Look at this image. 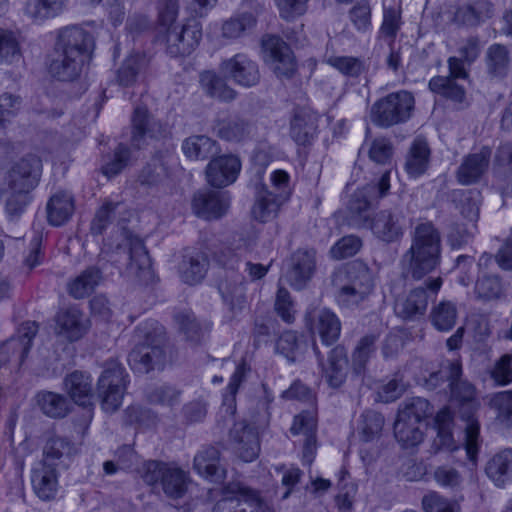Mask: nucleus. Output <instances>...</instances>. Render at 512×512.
Listing matches in <instances>:
<instances>
[{"label": "nucleus", "mask_w": 512, "mask_h": 512, "mask_svg": "<svg viewBox=\"0 0 512 512\" xmlns=\"http://www.w3.org/2000/svg\"><path fill=\"white\" fill-rule=\"evenodd\" d=\"M93 48V37L84 29L77 26L61 29L56 43L57 57L50 64L51 74L61 81L76 79Z\"/></svg>", "instance_id": "nucleus-1"}, {"label": "nucleus", "mask_w": 512, "mask_h": 512, "mask_svg": "<svg viewBox=\"0 0 512 512\" xmlns=\"http://www.w3.org/2000/svg\"><path fill=\"white\" fill-rule=\"evenodd\" d=\"M441 243V234L432 222H419L411 232V246L400 260L403 272L421 280L434 271L441 261Z\"/></svg>", "instance_id": "nucleus-2"}, {"label": "nucleus", "mask_w": 512, "mask_h": 512, "mask_svg": "<svg viewBox=\"0 0 512 512\" xmlns=\"http://www.w3.org/2000/svg\"><path fill=\"white\" fill-rule=\"evenodd\" d=\"M335 299L342 308L353 309L366 302L376 286V274L361 260L337 269L331 276Z\"/></svg>", "instance_id": "nucleus-3"}, {"label": "nucleus", "mask_w": 512, "mask_h": 512, "mask_svg": "<svg viewBox=\"0 0 512 512\" xmlns=\"http://www.w3.org/2000/svg\"><path fill=\"white\" fill-rule=\"evenodd\" d=\"M138 343L129 353L128 362L132 370L146 374L161 370L166 361V337L161 326L145 323L136 329Z\"/></svg>", "instance_id": "nucleus-4"}, {"label": "nucleus", "mask_w": 512, "mask_h": 512, "mask_svg": "<svg viewBox=\"0 0 512 512\" xmlns=\"http://www.w3.org/2000/svg\"><path fill=\"white\" fill-rule=\"evenodd\" d=\"M452 398L459 403V414L465 422L464 446L468 459L476 462L482 443L480 438V425L475 418L479 403L475 398V389L468 382H459L450 387Z\"/></svg>", "instance_id": "nucleus-5"}, {"label": "nucleus", "mask_w": 512, "mask_h": 512, "mask_svg": "<svg viewBox=\"0 0 512 512\" xmlns=\"http://www.w3.org/2000/svg\"><path fill=\"white\" fill-rule=\"evenodd\" d=\"M140 473L146 484H160L165 495L172 499L183 497L190 482L188 473L180 467L157 460L145 462Z\"/></svg>", "instance_id": "nucleus-6"}, {"label": "nucleus", "mask_w": 512, "mask_h": 512, "mask_svg": "<svg viewBox=\"0 0 512 512\" xmlns=\"http://www.w3.org/2000/svg\"><path fill=\"white\" fill-rule=\"evenodd\" d=\"M414 104V96L408 91L390 93L371 106V121L383 128L404 123L411 117Z\"/></svg>", "instance_id": "nucleus-7"}, {"label": "nucleus", "mask_w": 512, "mask_h": 512, "mask_svg": "<svg viewBox=\"0 0 512 512\" xmlns=\"http://www.w3.org/2000/svg\"><path fill=\"white\" fill-rule=\"evenodd\" d=\"M212 512H270V508L259 491L241 482H230L222 488Z\"/></svg>", "instance_id": "nucleus-8"}, {"label": "nucleus", "mask_w": 512, "mask_h": 512, "mask_svg": "<svg viewBox=\"0 0 512 512\" xmlns=\"http://www.w3.org/2000/svg\"><path fill=\"white\" fill-rule=\"evenodd\" d=\"M202 38V26L195 19L187 20L182 26L168 29L167 52L174 57L190 55Z\"/></svg>", "instance_id": "nucleus-9"}, {"label": "nucleus", "mask_w": 512, "mask_h": 512, "mask_svg": "<svg viewBox=\"0 0 512 512\" xmlns=\"http://www.w3.org/2000/svg\"><path fill=\"white\" fill-rule=\"evenodd\" d=\"M405 217L399 209H384L377 212L368 221L373 235L380 241L390 244L399 242L405 231Z\"/></svg>", "instance_id": "nucleus-10"}, {"label": "nucleus", "mask_w": 512, "mask_h": 512, "mask_svg": "<svg viewBox=\"0 0 512 512\" xmlns=\"http://www.w3.org/2000/svg\"><path fill=\"white\" fill-rule=\"evenodd\" d=\"M42 164L38 157L29 155L16 162L7 174L11 191H32L39 183Z\"/></svg>", "instance_id": "nucleus-11"}, {"label": "nucleus", "mask_w": 512, "mask_h": 512, "mask_svg": "<svg viewBox=\"0 0 512 512\" xmlns=\"http://www.w3.org/2000/svg\"><path fill=\"white\" fill-rule=\"evenodd\" d=\"M221 72L243 87H252L260 81L259 66L245 53H237L220 63Z\"/></svg>", "instance_id": "nucleus-12"}, {"label": "nucleus", "mask_w": 512, "mask_h": 512, "mask_svg": "<svg viewBox=\"0 0 512 512\" xmlns=\"http://www.w3.org/2000/svg\"><path fill=\"white\" fill-rule=\"evenodd\" d=\"M306 326L312 334H318L326 346L334 344L340 337L341 322L328 308L312 309L305 315Z\"/></svg>", "instance_id": "nucleus-13"}, {"label": "nucleus", "mask_w": 512, "mask_h": 512, "mask_svg": "<svg viewBox=\"0 0 512 512\" xmlns=\"http://www.w3.org/2000/svg\"><path fill=\"white\" fill-rule=\"evenodd\" d=\"M166 135V127L144 106H137L132 115L131 142L136 148L146 144V140L160 139Z\"/></svg>", "instance_id": "nucleus-14"}, {"label": "nucleus", "mask_w": 512, "mask_h": 512, "mask_svg": "<svg viewBox=\"0 0 512 512\" xmlns=\"http://www.w3.org/2000/svg\"><path fill=\"white\" fill-rule=\"evenodd\" d=\"M230 206V197L226 192L204 190L193 195L191 207L193 213L205 220L219 219Z\"/></svg>", "instance_id": "nucleus-15"}, {"label": "nucleus", "mask_w": 512, "mask_h": 512, "mask_svg": "<svg viewBox=\"0 0 512 512\" xmlns=\"http://www.w3.org/2000/svg\"><path fill=\"white\" fill-rule=\"evenodd\" d=\"M268 53L272 69L279 78H290L296 71V63L290 47L278 36H267L262 42Z\"/></svg>", "instance_id": "nucleus-16"}, {"label": "nucleus", "mask_w": 512, "mask_h": 512, "mask_svg": "<svg viewBox=\"0 0 512 512\" xmlns=\"http://www.w3.org/2000/svg\"><path fill=\"white\" fill-rule=\"evenodd\" d=\"M63 385L70 399L75 404L82 406L86 410L88 418L91 419L93 411L91 376L82 371H73L64 378Z\"/></svg>", "instance_id": "nucleus-17"}, {"label": "nucleus", "mask_w": 512, "mask_h": 512, "mask_svg": "<svg viewBox=\"0 0 512 512\" xmlns=\"http://www.w3.org/2000/svg\"><path fill=\"white\" fill-rule=\"evenodd\" d=\"M241 170L240 159L234 155H223L212 159L206 167L208 183L217 188L226 187L238 177Z\"/></svg>", "instance_id": "nucleus-18"}, {"label": "nucleus", "mask_w": 512, "mask_h": 512, "mask_svg": "<svg viewBox=\"0 0 512 512\" xmlns=\"http://www.w3.org/2000/svg\"><path fill=\"white\" fill-rule=\"evenodd\" d=\"M494 14L495 6L490 0H471L456 7L452 21L457 25L478 27Z\"/></svg>", "instance_id": "nucleus-19"}, {"label": "nucleus", "mask_w": 512, "mask_h": 512, "mask_svg": "<svg viewBox=\"0 0 512 512\" xmlns=\"http://www.w3.org/2000/svg\"><path fill=\"white\" fill-rule=\"evenodd\" d=\"M125 248L129 254L127 273L141 282H148L152 278V265L143 241L137 236H128Z\"/></svg>", "instance_id": "nucleus-20"}, {"label": "nucleus", "mask_w": 512, "mask_h": 512, "mask_svg": "<svg viewBox=\"0 0 512 512\" xmlns=\"http://www.w3.org/2000/svg\"><path fill=\"white\" fill-rule=\"evenodd\" d=\"M492 151L482 147L478 152L466 155L456 171V179L462 185L477 183L487 172Z\"/></svg>", "instance_id": "nucleus-21"}, {"label": "nucleus", "mask_w": 512, "mask_h": 512, "mask_svg": "<svg viewBox=\"0 0 512 512\" xmlns=\"http://www.w3.org/2000/svg\"><path fill=\"white\" fill-rule=\"evenodd\" d=\"M316 265L314 250H297L291 257L290 268L286 272L288 283L297 290L304 288L311 279Z\"/></svg>", "instance_id": "nucleus-22"}, {"label": "nucleus", "mask_w": 512, "mask_h": 512, "mask_svg": "<svg viewBox=\"0 0 512 512\" xmlns=\"http://www.w3.org/2000/svg\"><path fill=\"white\" fill-rule=\"evenodd\" d=\"M68 3L69 0H25L22 13L32 23L43 24L62 15Z\"/></svg>", "instance_id": "nucleus-23"}, {"label": "nucleus", "mask_w": 512, "mask_h": 512, "mask_svg": "<svg viewBox=\"0 0 512 512\" xmlns=\"http://www.w3.org/2000/svg\"><path fill=\"white\" fill-rule=\"evenodd\" d=\"M31 483L41 500L54 499L58 491L57 468L46 463H36L31 471Z\"/></svg>", "instance_id": "nucleus-24"}, {"label": "nucleus", "mask_w": 512, "mask_h": 512, "mask_svg": "<svg viewBox=\"0 0 512 512\" xmlns=\"http://www.w3.org/2000/svg\"><path fill=\"white\" fill-rule=\"evenodd\" d=\"M316 428L317 421L314 415L309 412H302L295 416L290 429L293 435L304 436L302 460L307 465L313 462L316 453Z\"/></svg>", "instance_id": "nucleus-25"}, {"label": "nucleus", "mask_w": 512, "mask_h": 512, "mask_svg": "<svg viewBox=\"0 0 512 512\" xmlns=\"http://www.w3.org/2000/svg\"><path fill=\"white\" fill-rule=\"evenodd\" d=\"M56 331L70 341L80 339L87 331V320L77 307L61 309L55 316Z\"/></svg>", "instance_id": "nucleus-26"}, {"label": "nucleus", "mask_w": 512, "mask_h": 512, "mask_svg": "<svg viewBox=\"0 0 512 512\" xmlns=\"http://www.w3.org/2000/svg\"><path fill=\"white\" fill-rule=\"evenodd\" d=\"M230 437L239 457L245 461H253L259 453V442L256 432L245 422L235 423Z\"/></svg>", "instance_id": "nucleus-27"}, {"label": "nucleus", "mask_w": 512, "mask_h": 512, "mask_svg": "<svg viewBox=\"0 0 512 512\" xmlns=\"http://www.w3.org/2000/svg\"><path fill=\"white\" fill-rule=\"evenodd\" d=\"M511 62V51L504 44H491L485 52V69L491 79L503 80L506 78L511 68Z\"/></svg>", "instance_id": "nucleus-28"}, {"label": "nucleus", "mask_w": 512, "mask_h": 512, "mask_svg": "<svg viewBox=\"0 0 512 512\" xmlns=\"http://www.w3.org/2000/svg\"><path fill=\"white\" fill-rule=\"evenodd\" d=\"M193 466L199 475L211 481H221L225 477V469L220 463V452L213 446L201 449L194 457Z\"/></svg>", "instance_id": "nucleus-29"}, {"label": "nucleus", "mask_w": 512, "mask_h": 512, "mask_svg": "<svg viewBox=\"0 0 512 512\" xmlns=\"http://www.w3.org/2000/svg\"><path fill=\"white\" fill-rule=\"evenodd\" d=\"M375 195V187L367 185L357 190L350 198L348 203V211L350 224L357 228L368 226V210L371 205V198Z\"/></svg>", "instance_id": "nucleus-30"}, {"label": "nucleus", "mask_w": 512, "mask_h": 512, "mask_svg": "<svg viewBox=\"0 0 512 512\" xmlns=\"http://www.w3.org/2000/svg\"><path fill=\"white\" fill-rule=\"evenodd\" d=\"M485 472L497 487L512 482V449H503L493 455L486 464Z\"/></svg>", "instance_id": "nucleus-31"}, {"label": "nucleus", "mask_w": 512, "mask_h": 512, "mask_svg": "<svg viewBox=\"0 0 512 512\" xmlns=\"http://www.w3.org/2000/svg\"><path fill=\"white\" fill-rule=\"evenodd\" d=\"M218 288L225 304L233 313L243 310L246 305V295L244 277L241 274H233L231 279L226 276L220 281Z\"/></svg>", "instance_id": "nucleus-32"}, {"label": "nucleus", "mask_w": 512, "mask_h": 512, "mask_svg": "<svg viewBox=\"0 0 512 512\" xmlns=\"http://www.w3.org/2000/svg\"><path fill=\"white\" fill-rule=\"evenodd\" d=\"M74 209L73 196L66 191H59L47 202V220L52 226H61L71 218Z\"/></svg>", "instance_id": "nucleus-33"}, {"label": "nucleus", "mask_w": 512, "mask_h": 512, "mask_svg": "<svg viewBox=\"0 0 512 512\" xmlns=\"http://www.w3.org/2000/svg\"><path fill=\"white\" fill-rule=\"evenodd\" d=\"M209 261L202 252L186 253L179 264V274L183 282L189 285L200 283L208 270Z\"/></svg>", "instance_id": "nucleus-34"}, {"label": "nucleus", "mask_w": 512, "mask_h": 512, "mask_svg": "<svg viewBox=\"0 0 512 512\" xmlns=\"http://www.w3.org/2000/svg\"><path fill=\"white\" fill-rule=\"evenodd\" d=\"M263 10V5L258 3L254 12H243L230 17L223 22L222 36L226 39H237L250 32L257 23V14Z\"/></svg>", "instance_id": "nucleus-35"}, {"label": "nucleus", "mask_w": 512, "mask_h": 512, "mask_svg": "<svg viewBox=\"0 0 512 512\" xmlns=\"http://www.w3.org/2000/svg\"><path fill=\"white\" fill-rule=\"evenodd\" d=\"M430 162V149L428 143L423 138H416L408 151L405 161V170L412 178L423 175Z\"/></svg>", "instance_id": "nucleus-36"}, {"label": "nucleus", "mask_w": 512, "mask_h": 512, "mask_svg": "<svg viewBox=\"0 0 512 512\" xmlns=\"http://www.w3.org/2000/svg\"><path fill=\"white\" fill-rule=\"evenodd\" d=\"M437 436L433 441L435 452L440 450L454 451L458 448L452 433L453 416L448 407L442 408L435 416Z\"/></svg>", "instance_id": "nucleus-37"}, {"label": "nucleus", "mask_w": 512, "mask_h": 512, "mask_svg": "<svg viewBox=\"0 0 512 512\" xmlns=\"http://www.w3.org/2000/svg\"><path fill=\"white\" fill-rule=\"evenodd\" d=\"M347 369V351L343 346L338 345L331 350L328 366L324 369L328 384L333 388H339L346 380Z\"/></svg>", "instance_id": "nucleus-38"}, {"label": "nucleus", "mask_w": 512, "mask_h": 512, "mask_svg": "<svg viewBox=\"0 0 512 512\" xmlns=\"http://www.w3.org/2000/svg\"><path fill=\"white\" fill-rule=\"evenodd\" d=\"M284 202L282 194H275L268 191L265 187H261L257 191L256 201L252 208L253 217L260 221L266 222L274 218Z\"/></svg>", "instance_id": "nucleus-39"}, {"label": "nucleus", "mask_w": 512, "mask_h": 512, "mask_svg": "<svg viewBox=\"0 0 512 512\" xmlns=\"http://www.w3.org/2000/svg\"><path fill=\"white\" fill-rule=\"evenodd\" d=\"M428 305V296L425 288L413 289L405 299L397 300L395 311L403 319H413L425 313Z\"/></svg>", "instance_id": "nucleus-40"}, {"label": "nucleus", "mask_w": 512, "mask_h": 512, "mask_svg": "<svg viewBox=\"0 0 512 512\" xmlns=\"http://www.w3.org/2000/svg\"><path fill=\"white\" fill-rule=\"evenodd\" d=\"M428 88L431 92L454 102L461 108L467 105L466 90L457 80L444 76H434L429 80Z\"/></svg>", "instance_id": "nucleus-41"}, {"label": "nucleus", "mask_w": 512, "mask_h": 512, "mask_svg": "<svg viewBox=\"0 0 512 512\" xmlns=\"http://www.w3.org/2000/svg\"><path fill=\"white\" fill-rule=\"evenodd\" d=\"M102 279V272L95 266L88 267L68 283V293L75 299L89 296Z\"/></svg>", "instance_id": "nucleus-42"}, {"label": "nucleus", "mask_w": 512, "mask_h": 512, "mask_svg": "<svg viewBox=\"0 0 512 512\" xmlns=\"http://www.w3.org/2000/svg\"><path fill=\"white\" fill-rule=\"evenodd\" d=\"M200 85L208 96L220 101H232L237 95L225 79L214 71L202 72L200 74Z\"/></svg>", "instance_id": "nucleus-43"}, {"label": "nucleus", "mask_w": 512, "mask_h": 512, "mask_svg": "<svg viewBox=\"0 0 512 512\" xmlns=\"http://www.w3.org/2000/svg\"><path fill=\"white\" fill-rule=\"evenodd\" d=\"M433 413L429 401L422 397L406 399L399 407L397 417L420 424Z\"/></svg>", "instance_id": "nucleus-44"}, {"label": "nucleus", "mask_w": 512, "mask_h": 512, "mask_svg": "<svg viewBox=\"0 0 512 512\" xmlns=\"http://www.w3.org/2000/svg\"><path fill=\"white\" fill-rule=\"evenodd\" d=\"M148 65L144 54L135 53L127 57L117 71V82L121 86L129 87L136 83L137 77Z\"/></svg>", "instance_id": "nucleus-45"}, {"label": "nucleus", "mask_w": 512, "mask_h": 512, "mask_svg": "<svg viewBox=\"0 0 512 512\" xmlns=\"http://www.w3.org/2000/svg\"><path fill=\"white\" fill-rule=\"evenodd\" d=\"M37 332L38 325L36 322L27 321L23 323L18 330V337L7 341L2 346V350H13L14 352H18L20 360L23 361L31 348L32 340L36 336Z\"/></svg>", "instance_id": "nucleus-46"}, {"label": "nucleus", "mask_w": 512, "mask_h": 512, "mask_svg": "<svg viewBox=\"0 0 512 512\" xmlns=\"http://www.w3.org/2000/svg\"><path fill=\"white\" fill-rule=\"evenodd\" d=\"M37 403L42 412L51 418H63L69 412V401L58 393L40 392L37 394Z\"/></svg>", "instance_id": "nucleus-47"}, {"label": "nucleus", "mask_w": 512, "mask_h": 512, "mask_svg": "<svg viewBox=\"0 0 512 512\" xmlns=\"http://www.w3.org/2000/svg\"><path fill=\"white\" fill-rule=\"evenodd\" d=\"M216 142L205 135H194L186 138L182 144L184 154L193 160H204L215 152Z\"/></svg>", "instance_id": "nucleus-48"}, {"label": "nucleus", "mask_w": 512, "mask_h": 512, "mask_svg": "<svg viewBox=\"0 0 512 512\" xmlns=\"http://www.w3.org/2000/svg\"><path fill=\"white\" fill-rule=\"evenodd\" d=\"M394 435L403 448L417 446L423 441V432L419 424L398 417L394 423Z\"/></svg>", "instance_id": "nucleus-49"}, {"label": "nucleus", "mask_w": 512, "mask_h": 512, "mask_svg": "<svg viewBox=\"0 0 512 512\" xmlns=\"http://www.w3.org/2000/svg\"><path fill=\"white\" fill-rule=\"evenodd\" d=\"M326 62L343 76L349 78H358L368 69L365 60L359 57L330 56Z\"/></svg>", "instance_id": "nucleus-50"}, {"label": "nucleus", "mask_w": 512, "mask_h": 512, "mask_svg": "<svg viewBox=\"0 0 512 512\" xmlns=\"http://www.w3.org/2000/svg\"><path fill=\"white\" fill-rule=\"evenodd\" d=\"M430 319L433 326L441 332L450 331L457 320L456 305L450 301H441L433 307L430 313Z\"/></svg>", "instance_id": "nucleus-51"}, {"label": "nucleus", "mask_w": 512, "mask_h": 512, "mask_svg": "<svg viewBox=\"0 0 512 512\" xmlns=\"http://www.w3.org/2000/svg\"><path fill=\"white\" fill-rule=\"evenodd\" d=\"M216 134L227 141H240L249 131V124L239 117L218 120L215 125Z\"/></svg>", "instance_id": "nucleus-52"}, {"label": "nucleus", "mask_w": 512, "mask_h": 512, "mask_svg": "<svg viewBox=\"0 0 512 512\" xmlns=\"http://www.w3.org/2000/svg\"><path fill=\"white\" fill-rule=\"evenodd\" d=\"M378 336L368 334L363 336L357 343L352 354V368L356 374H362L366 365L376 349Z\"/></svg>", "instance_id": "nucleus-53"}, {"label": "nucleus", "mask_w": 512, "mask_h": 512, "mask_svg": "<svg viewBox=\"0 0 512 512\" xmlns=\"http://www.w3.org/2000/svg\"><path fill=\"white\" fill-rule=\"evenodd\" d=\"M316 133V124L313 119L296 114L291 121L290 135L292 139L302 146L311 144Z\"/></svg>", "instance_id": "nucleus-54"}, {"label": "nucleus", "mask_w": 512, "mask_h": 512, "mask_svg": "<svg viewBox=\"0 0 512 512\" xmlns=\"http://www.w3.org/2000/svg\"><path fill=\"white\" fill-rule=\"evenodd\" d=\"M127 374L124 367L117 361L106 363L105 369L98 380V388L126 390Z\"/></svg>", "instance_id": "nucleus-55"}, {"label": "nucleus", "mask_w": 512, "mask_h": 512, "mask_svg": "<svg viewBox=\"0 0 512 512\" xmlns=\"http://www.w3.org/2000/svg\"><path fill=\"white\" fill-rule=\"evenodd\" d=\"M400 10L390 7L385 8L383 12V21L378 32V38L384 39L388 46L395 45V38L401 28Z\"/></svg>", "instance_id": "nucleus-56"}, {"label": "nucleus", "mask_w": 512, "mask_h": 512, "mask_svg": "<svg viewBox=\"0 0 512 512\" xmlns=\"http://www.w3.org/2000/svg\"><path fill=\"white\" fill-rule=\"evenodd\" d=\"M72 446L69 441L61 437H51L47 440L44 450L43 459L41 463H46L58 467L60 460L64 456H68L71 452Z\"/></svg>", "instance_id": "nucleus-57"}, {"label": "nucleus", "mask_w": 512, "mask_h": 512, "mask_svg": "<svg viewBox=\"0 0 512 512\" xmlns=\"http://www.w3.org/2000/svg\"><path fill=\"white\" fill-rule=\"evenodd\" d=\"M249 250L246 242L239 243L235 247H223L214 253L215 261L232 273L238 269L240 258Z\"/></svg>", "instance_id": "nucleus-58"}, {"label": "nucleus", "mask_w": 512, "mask_h": 512, "mask_svg": "<svg viewBox=\"0 0 512 512\" xmlns=\"http://www.w3.org/2000/svg\"><path fill=\"white\" fill-rule=\"evenodd\" d=\"M362 424L360 428V438L363 442H371L380 437L384 418L383 416L372 410L365 411L362 414Z\"/></svg>", "instance_id": "nucleus-59"}, {"label": "nucleus", "mask_w": 512, "mask_h": 512, "mask_svg": "<svg viewBox=\"0 0 512 512\" xmlns=\"http://www.w3.org/2000/svg\"><path fill=\"white\" fill-rule=\"evenodd\" d=\"M421 504L424 512H461L460 505L456 501L435 491L424 495Z\"/></svg>", "instance_id": "nucleus-60"}, {"label": "nucleus", "mask_w": 512, "mask_h": 512, "mask_svg": "<svg viewBox=\"0 0 512 512\" xmlns=\"http://www.w3.org/2000/svg\"><path fill=\"white\" fill-rule=\"evenodd\" d=\"M274 310L281 320L287 324H292L296 319L295 302L289 291L280 285L275 296Z\"/></svg>", "instance_id": "nucleus-61"}, {"label": "nucleus", "mask_w": 512, "mask_h": 512, "mask_svg": "<svg viewBox=\"0 0 512 512\" xmlns=\"http://www.w3.org/2000/svg\"><path fill=\"white\" fill-rule=\"evenodd\" d=\"M503 287L501 280L496 275H483L475 284V294L482 300H493L501 296Z\"/></svg>", "instance_id": "nucleus-62"}, {"label": "nucleus", "mask_w": 512, "mask_h": 512, "mask_svg": "<svg viewBox=\"0 0 512 512\" xmlns=\"http://www.w3.org/2000/svg\"><path fill=\"white\" fill-rule=\"evenodd\" d=\"M130 158V149L124 144H119L115 148L113 155L109 156L103 164V174L108 177H113L119 174L129 164Z\"/></svg>", "instance_id": "nucleus-63"}, {"label": "nucleus", "mask_w": 512, "mask_h": 512, "mask_svg": "<svg viewBox=\"0 0 512 512\" xmlns=\"http://www.w3.org/2000/svg\"><path fill=\"white\" fill-rule=\"evenodd\" d=\"M489 374L498 386L512 383V353L503 354L497 359Z\"/></svg>", "instance_id": "nucleus-64"}]
</instances>
